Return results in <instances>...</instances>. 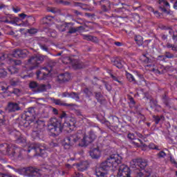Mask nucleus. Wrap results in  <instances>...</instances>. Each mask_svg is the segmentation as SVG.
I'll return each mask as SVG.
<instances>
[{
  "mask_svg": "<svg viewBox=\"0 0 177 177\" xmlns=\"http://www.w3.org/2000/svg\"><path fill=\"white\" fill-rule=\"evenodd\" d=\"M83 136L84 135L82 134L75 133L66 137L62 144L65 150H69L75 143H78V146L81 147L88 146V145H91V143L95 141L97 138L96 134L93 131H89L88 135Z\"/></svg>",
  "mask_w": 177,
  "mask_h": 177,
  "instance_id": "nucleus-1",
  "label": "nucleus"
},
{
  "mask_svg": "<svg viewBox=\"0 0 177 177\" xmlns=\"http://www.w3.org/2000/svg\"><path fill=\"white\" fill-rule=\"evenodd\" d=\"M121 164V160L115 155H111L102 162L99 167H95V175L97 177H107V171L111 168H116Z\"/></svg>",
  "mask_w": 177,
  "mask_h": 177,
  "instance_id": "nucleus-2",
  "label": "nucleus"
},
{
  "mask_svg": "<svg viewBox=\"0 0 177 177\" xmlns=\"http://www.w3.org/2000/svg\"><path fill=\"white\" fill-rule=\"evenodd\" d=\"M0 151H1L3 154H8V156L14 157V158H21V157H23V155L21 153L23 152V150L21 149V148L17 147L13 144H1Z\"/></svg>",
  "mask_w": 177,
  "mask_h": 177,
  "instance_id": "nucleus-3",
  "label": "nucleus"
},
{
  "mask_svg": "<svg viewBox=\"0 0 177 177\" xmlns=\"http://www.w3.org/2000/svg\"><path fill=\"white\" fill-rule=\"evenodd\" d=\"M66 127H71V124L68 122L64 123V126H62V122L56 118H53L50 120L48 124V129L51 132H55L57 135L63 132V128Z\"/></svg>",
  "mask_w": 177,
  "mask_h": 177,
  "instance_id": "nucleus-4",
  "label": "nucleus"
},
{
  "mask_svg": "<svg viewBox=\"0 0 177 177\" xmlns=\"http://www.w3.org/2000/svg\"><path fill=\"white\" fill-rule=\"evenodd\" d=\"M18 172L21 175L28 177H40L41 176V169L34 167H28L19 169Z\"/></svg>",
  "mask_w": 177,
  "mask_h": 177,
  "instance_id": "nucleus-5",
  "label": "nucleus"
},
{
  "mask_svg": "<svg viewBox=\"0 0 177 177\" xmlns=\"http://www.w3.org/2000/svg\"><path fill=\"white\" fill-rule=\"evenodd\" d=\"M31 150H34L35 153L41 156V157L48 156V153H46V145L45 144H32L29 147L28 153H30Z\"/></svg>",
  "mask_w": 177,
  "mask_h": 177,
  "instance_id": "nucleus-6",
  "label": "nucleus"
},
{
  "mask_svg": "<svg viewBox=\"0 0 177 177\" xmlns=\"http://www.w3.org/2000/svg\"><path fill=\"white\" fill-rule=\"evenodd\" d=\"M131 174V169L128 166L122 165L119 167L118 177H132Z\"/></svg>",
  "mask_w": 177,
  "mask_h": 177,
  "instance_id": "nucleus-7",
  "label": "nucleus"
},
{
  "mask_svg": "<svg viewBox=\"0 0 177 177\" xmlns=\"http://www.w3.org/2000/svg\"><path fill=\"white\" fill-rule=\"evenodd\" d=\"M25 120L28 122V124H31L34 122L35 120V108H29L24 113Z\"/></svg>",
  "mask_w": 177,
  "mask_h": 177,
  "instance_id": "nucleus-8",
  "label": "nucleus"
},
{
  "mask_svg": "<svg viewBox=\"0 0 177 177\" xmlns=\"http://www.w3.org/2000/svg\"><path fill=\"white\" fill-rule=\"evenodd\" d=\"M50 71H52V69H49L46 67L41 68L40 71H37L36 72L37 79V80H45L50 74Z\"/></svg>",
  "mask_w": 177,
  "mask_h": 177,
  "instance_id": "nucleus-9",
  "label": "nucleus"
},
{
  "mask_svg": "<svg viewBox=\"0 0 177 177\" xmlns=\"http://www.w3.org/2000/svg\"><path fill=\"white\" fill-rule=\"evenodd\" d=\"M20 110H21V108L17 102H10L8 103L6 107V111L8 113H16V111H20Z\"/></svg>",
  "mask_w": 177,
  "mask_h": 177,
  "instance_id": "nucleus-10",
  "label": "nucleus"
},
{
  "mask_svg": "<svg viewBox=\"0 0 177 177\" xmlns=\"http://www.w3.org/2000/svg\"><path fill=\"white\" fill-rule=\"evenodd\" d=\"M12 56L13 57H21L24 59V57H27L28 56V50L27 49H15L12 51Z\"/></svg>",
  "mask_w": 177,
  "mask_h": 177,
  "instance_id": "nucleus-11",
  "label": "nucleus"
},
{
  "mask_svg": "<svg viewBox=\"0 0 177 177\" xmlns=\"http://www.w3.org/2000/svg\"><path fill=\"white\" fill-rule=\"evenodd\" d=\"M127 138L128 139H130V140H136V141H132V144L134 145V146H136V147H140V145H142V146H145V145H143V141H142V140L138 138H136L135 134H133V133H129L127 135ZM140 143V145L139 144V142Z\"/></svg>",
  "mask_w": 177,
  "mask_h": 177,
  "instance_id": "nucleus-12",
  "label": "nucleus"
},
{
  "mask_svg": "<svg viewBox=\"0 0 177 177\" xmlns=\"http://www.w3.org/2000/svg\"><path fill=\"white\" fill-rule=\"evenodd\" d=\"M132 161L134 165H137L141 169H145V167L147 165V160L146 159L135 158Z\"/></svg>",
  "mask_w": 177,
  "mask_h": 177,
  "instance_id": "nucleus-13",
  "label": "nucleus"
},
{
  "mask_svg": "<svg viewBox=\"0 0 177 177\" xmlns=\"http://www.w3.org/2000/svg\"><path fill=\"white\" fill-rule=\"evenodd\" d=\"M71 66L75 70L85 68V64L79 59H71Z\"/></svg>",
  "mask_w": 177,
  "mask_h": 177,
  "instance_id": "nucleus-14",
  "label": "nucleus"
},
{
  "mask_svg": "<svg viewBox=\"0 0 177 177\" xmlns=\"http://www.w3.org/2000/svg\"><path fill=\"white\" fill-rule=\"evenodd\" d=\"M71 78V76L70 75V73H65L58 75L57 80L59 84H63V82H67L68 81H70Z\"/></svg>",
  "mask_w": 177,
  "mask_h": 177,
  "instance_id": "nucleus-15",
  "label": "nucleus"
},
{
  "mask_svg": "<svg viewBox=\"0 0 177 177\" xmlns=\"http://www.w3.org/2000/svg\"><path fill=\"white\" fill-rule=\"evenodd\" d=\"M76 167L78 171H80V172H84V171H86V169H88L89 163L88 161L81 162L80 163H77Z\"/></svg>",
  "mask_w": 177,
  "mask_h": 177,
  "instance_id": "nucleus-16",
  "label": "nucleus"
},
{
  "mask_svg": "<svg viewBox=\"0 0 177 177\" xmlns=\"http://www.w3.org/2000/svg\"><path fill=\"white\" fill-rule=\"evenodd\" d=\"M52 86L50 84H38L36 90V93H41L42 92H46L47 89H50Z\"/></svg>",
  "mask_w": 177,
  "mask_h": 177,
  "instance_id": "nucleus-17",
  "label": "nucleus"
},
{
  "mask_svg": "<svg viewBox=\"0 0 177 177\" xmlns=\"http://www.w3.org/2000/svg\"><path fill=\"white\" fill-rule=\"evenodd\" d=\"M113 66H115L118 68H122L124 67V64H125V62L122 61V59L121 57H116L113 61Z\"/></svg>",
  "mask_w": 177,
  "mask_h": 177,
  "instance_id": "nucleus-18",
  "label": "nucleus"
},
{
  "mask_svg": "<svg viewBox=\"0 0 177 177\" xmlns=\"http://www.w3.org/2000/svg\"><path fill=\"white\" fill-rule=\"evenodd\" d=\"M28 64H32V66L30 67L31 70H34L36 67H38L39 62L37 61V57L32 56L30 59H28Z\"/></svg>",
  "mask_w": 177,
  "mask_h": 177,
  "instance_id": "nucleus-19",
  "label": "nucleus"
},
{
  "mask_svg": "<svg viewBox=\"0 0 177 177\" xmlns=\"http://www.w3.org/2000/svg\"><path fill=\"white\" fill-rule=\"evenodd\" d=\"M159 3H163L162 6H160L159 9L163 12V13H167V15H169V12L168 11V10H167V8H165V6H168L169 7V3H168L167 1V0H159Z\"/></svg>",
  "mask_w": 177,
  "mask_h": 177,
  "instance_id": "nucleus-20",
  "label": "nucleus"
},
{
  "mask_svg": "<svg viewBox=\"0 0 177 177\" xmlns=\"http://www.w3.org/2000/svg\"><path fill=\"white\" fill-rule=\"evenodd\" d=\"M90 156L94 159H97L100 158V150L99 148L93 149L90 151Z\"/></svg>",
  "mask_w": 177,
  "mask_h": 177,
  "instance_id": "nucleus-21",
  "label": "nucleus"
},
{
  "mask_svg": "<svg viewBox=\"0 0 177 177\" xmlns=\"http://www.w3.org/2000/svg\"><path fill=\"white\" fill-rule=\"evenodd\" d=\"M141 59L142 60V62H144V63L149 64L153 62V57H151V55H150L149 53H147L145 54H142Z\"/></svg>",
  "mask_w": 177,
  "mask_h": 177,
  "instance_id": "nucleus-22",
  "label": "nucleus"
},
{
  "mask_svg": "<svg viewBox=\"0 0 177 177\" xmlns=\"http://www.w3.org/2000/svg\"><path fill=\"white\" fill-rule=\"evenodd\" d=\"M14 136L15 138V142L17 143H23L26 141V140H24V138L21 136V134L19 131L14 133Z\"/></svg>",
  "mask_w": 177,
  "mask_h": 177,
  "instance_id": "nucleus-23",
  "label": "nucleus"
},
{
  "mask_svg": "<svg viewBox=\"0 0 177 177\" xmlns=\"http://www.w3.org/2000/svg\"><path fill=\"white\" fill-rule=\"evenodd\" d=\"M162 100L167 109H171V104L169 103V102H171V98L168 97L166 94H163L162 95Z\"/></svg>",
  "mask_w": 177,
  "mask_h": 177,
  "instance_id": "nucleus-24",
  "label": "nucleus"
},
{
  "mask_svg": "<svg viewBox=\"0 0 177 177\" xmlns=\"http://www.w3.org/2000/svg\"><path fill=\"white\" fill-rule=\"evenodd\" d=\"M35 128L37 129L42 131L44 128H45V121L43 120H37L34 123Z\"/></svg>",
  "mask_w": 177,
  "mask_h": 177,
  "instance_id": "nucleus-25",
  "label": "nucleus"
},
{
  "mask_svg": "<svg viewBox=\"0 0 177 177\" xmlns=\"http://www.w3.org/2000/svg\"><path fill=\"white\" fill-rule=\"evenodd\" d=\"M70 26H73V23H65L59 26V30L61 31V32H64Z\"/></svg>",
  "mask_w": 177,
  "mask_h": 177,
  "instance_id": "nucleus-26",
  "label": "nucleus"
},
{
  "mask_svg": "<svg viewBox=\"0 0 177 177\" xmlns=\"http://www.w3.org/2000/svg\"><path fill=\"white\" fill-rule=\"evenodd\" d=\"M53 19L54 17L52 16H46L41 20V24H49V23H50Z\"/></svg>",
  "mask_w": 177,
  "mask_h": 177,
  "instance_id": "nucleus-27",
  "label": "nucleus"
},
{
  "mask_svg": "<svg viewBox=\"0 0 177 177\" xmlns=\"http://www.w3.org/2000/svg\"><path fill=\"white\" fill-rule=\"evenodd\" d=\"M73 24L72 25H70L69 27L68 28L69 31H68V34H75V32H77V31H79V30H81V28H82V26H79L77 28H74L73 27Z\"/></svg>",
  "mask_w": 177,
  "mask_h": 177,
  "instance_id": "nucleus-28",
  "label": "nucleus"
},
{
  "mask_svg": "<svg viewBox=\"0 0 177 177\" xmlns=\"http://www.w3.org/2000/svg\"><path fill=\"white\" fill-rule=\"evenodd\" d=\"M153 118L155 124H156V125L160 124V121H161V120L162 121H164V120H165V118L162 115H161L160 116L153 115Z\"/></svg>",
  "mask_w": 177,
  "mask_h": 177,
  "instance_id": "nucleus-29",
  "label": "nucleus"
},
{
  "mask_svg": "<svg viewBox=\"0 0 177 177\" xmlns=\"http://www.w3.org/2000/svg\"><path fill=\"white\" fill-rule=\"evenodd\" d=\"M42 135H44V132H42V130L37 129L36 131H33L32 133V136H33V138H41Z\"/></svg>",
  "mask_w": 177,
  "mask_h": 177,
  "instance_id": "nucleus-30",
  "label": "nucleus"
},
{
  "mask_svg": "<svg viewBox=\"0 0 177 177\" xmlns=\"http://www.w3.org/2000/svg\"><path fill=\"white\" fill-rule=\"evenodd\" d=\"M29 88L33 91V92H37L38 88V83L37 82H30L29 84Z\"/></svg>",
  "mask_w": 177,
  "mask_h": 177,
  "instance_id": "nucleus-31",
  "label": "nucleus"
},
{
  "mask_svg": "<svg viewBox=\"0 0 177 177\" xmlns=\"http://www.w3.org/2000/svg\"><path fill=\"white\" fill-rule=\"evenodd\" d=\"M127 78L129 82H133V84H136V80H135V77L129 73H127L126 74Z\"/></svg>",
  "mask_w": 177,
  "mask_h": 177,
  "instance_id": "nucleus-32",
  "label": "nucleus"
},
{
  "mask_svg": "<svg viewBox=\"0 0 177 177\" xmlns=\"http://www.w3.org/2000/svg\"><path fill=\"white\" fill-rule=\"evenodd\" d=\"M95 97L97 100V102L102 103V99H103V95L101 92H94Z\"/></svg>",
  "mask_w": 177,
  "mask_h": 177,
  "instance_id": "nucleus-33",
  "label": "nucleus"
},
{
  "mask_svg": "<svg viewBox=\"0 0 177 177\" xmlns=\"http://www.w3.org/2000/svg\"><path fill=\"white\" fill-rule=\"evenodd\" d=\"M69 97H71L72 99H74L77 102L80 100V93H75V92H71L70 93Z\"/></svg>",
  "mask_w": 177,
  "mask_h": 177,
  "instance_id": "nucleus-34",
  "label": "nucleus"
},
{
  "mask_svg": "<svg viewBox=\"0 0 177 177\" xmlns=\"http://www.w3.org/2000/svg\"><path fill=\"white\" fill-rule=\"evenodd\" d=\"M54 103L57 106H67L68 107H71L73 106V104H63L60 100H55Z\"/></svg>",
  "mask_w": 177,
  "mask_h": 177,
  "instance_id": "nucleus-35",
  "label": "nucleus"
},
{
  "mask_svg": "<svg viewBox=\"0 0 177 177\" xmlns=\"http://www.w3.org/2000/svg\"><path fill=\"white\" fill-rule=\"evenodd\" d=\"M135 41L139 46H140L143 44V37H142V36H140V35L136 36Z\"/></svg>",
  "mask_w": 177,
  "mask_h": 177,
  "instance_id": "nucleus-36",
  "label": "nucleus"
},
{
  "mask_svg": "<svg viewBox=\"0 0 177 177\" xmlns=\"http://www.w3.org/2000/svg\"><path fill=\"white\" fill-rule=\"evenodd\" d=\"M5 112L0 110V125H3V124H5Z\"/></svg>",
  "mask_w": 177,
  "mask_h": 177,
  "instance_id": "nucleus-37",
  "label": "nucleus"
},
{
  "mask_svg": "<svg viewBox=\"0 0 177 177\" xmlns=\"http://www.w3.org/2000/svg\"><path fill=\"white\" fill-rule=\"evenodd\" d=\"M75 6H77L78 8H81L84 10H88V8H86V4L80 3V2H75L74 3Z\"/></svg>",
  "mask_w": 177,
  "mask_h": 177,
  "instance_id": "nucleus-38",
  "label": "nucleus"
},
{
  "mask_svg": "<svg viewBox=\"0 0 177 177\" xmlns=\"http://www.w3.org/2000/svg\"><path fill=\"white\" fill-rule=\"evenodd\" d=\"M111 8L110 6V1H106V4L102 6V9L104 12H109V10Z\"/></svg>",
  "mask_w": 177,
  "mask_h": 177,
  "instance_id": "nucleus-39",
  "label": "nucleus"
},
{
  "mask_svg": "<svg viewBox=\"0 0 177 177\" xmlns=\"http://www.w3.org/2000/svg\"><path fill=\"white\" fill-rule=\"evenodd\" d=\"M8 71L10 74H17V73H19V69L15 66H10L8 68Z\"/></svg>",
  "mask_w": 177,
  "mask_h": 177,
  "instance_id": "nucleus-40",
  "label": "nucleus"
},
{
  "mask_svg": "<svg viewBox=\"0 0 177 177\" xmlns=\"http://www.w3.org/2000/svg\"><path fill=\"white\" fill-rule=\"evenodd\" d=\"M35 57L37 63H41V62H44L45 60V57H46V56L44 55H35Z\"/></svg>",
  "mask_w": 177,
  "mask_h": 177,
  "instance_id": "nucleus-41",
  "label": "nucleus"
},
{
  "mask_svg": "<svg viewBox=\"0 0 177 177\" xmlns=\"http://www.w3.org/2000/svg\"><path fill=\"white\" fill-rule=\"evenodd\" d=\"M10 84L11 86H17V85H19V80L12 79L10 80Z\"/></svg>",
  "mask_w": 177,
  "mask_h": 177,
  "instance_id": "nucleus-42",
  "label": "nucleus"
},
{
  "mask_svg": "<svg viewBox=\"0 0 177 177\" xmlns=\"http://www.w3.org/2000/svg\"><path fill=\"white\" fill-rule=\"evenodd\" d=\"M165 56L167 59H174L175 57V55L168 51H166L165 53Z\"/></svg>",
  "mask_w": 177,
  "mask_h": 177,
  "instance_id": "nucleus-43",
  "label": "nucleus"
},
{
  "mask_svg": "<svg viewBox=\"0 0 177 177\" xmlns=\"http://www.w3.org/2000/svg\"><path fill=\"white\" fill-rule=\"evenodd\" d=\"M84 93L86 95V96H88V97H91V96L93 95L92 91H91V90H89L88 88L84 89Z\"/></svg>",
  "mask_w": 177,
  "mask_h": 177,
  "instance_id": "nucleus-44",
  "label": "nucleus"
},
{
  "mask_svg": "<svg viewBox=\"0 0 177 177\" xmlns=\"http://www.w3.org/2000/svg\"><path fill=\"white\" fill-rule=\"evenodd\" d=\"M8 75V72L4 68H0V77H3Z\"/></svg>",
  "mask_w": 177,
  "mask_h": 177,
  "instance_id": "nucleus-45",
  "label": "nucleus"
},
{
  "mask_svg": "<svg viewBox=\"0 0 177 177\" xmlns=\"http://www.w3.org/2000/svg\"><path fill=\"white\" fill-rule=\"evenodd\" d=\"M149 149L151 150H158V147L155 145L154 143H150L148 146Z\"/></svg>",
  "mask_w": 177,
  "mask_h": 177,
  "instance_id": "nucleus-46",
  "label": "nucleus"
},
{
  "mask_svg": "<svg viewBox=\"0 0 177 177\" xmlns=\"http://www.w3.org/2000/svg\"><path fill=\"white\" fill-rule=\"evenodd\" d=\"M167 153L165 152L161 151L158 153V158H164V157H166Z\"/></svg>",
  "mask_w": 177,
  "mask_h": 177,
  "instance_id": "nucleus-47",
  "label": "nucleus"
},
{
  "mask_svg": "<svg viewBox=\"0 0 177 177\" xmlns=\"http://www.w3.org/2000/svg\"><path fill=\"white\" fill-rule=\"evenodd\" d=\"M39 46L42 50H45V52H49V48H48V46L45 44H39Z\"/></svg>",
  "mask_w": 177,
  "mask_h": 177,
  "instance_id": "nucleus-48",
  "label": "nucleus"
},
{
  "mask_svg": "<svg viewBox=\"0 0 177 177\" xmlns=\"http://www.w3.org/2000/svg\"><path fill=\"white\" fill-rule=\"evenodd\" d=\"M0 21H1L2 23H12V21H10L9 20H8V19H6V17H0Z\"/></svg>",
  "mask_w": 177,
  "mask_h": 177,
  "instance_id": "nucleus-49",
  "label": "nucleus"
},
{
  "mask_svg": "<svg viewBox=\"0 0 177 177\" xmlns=\"http://www.w3.org/2000/svg\"><path fill=\"white\" fill-rule=\"evenodd\" d=\"M165 30H169V34L170 35H174L175 34V32H174V30L172 29V27H171V26L165 28Z\"/></svg>",
  "mask_w": 177,
  "mask_h": 177,
  "instance_id": "nucleus-50",
  "label": "nucleus"
},
{
  "mask_svg": "<svg viewBox=\"0 0 177 177\" xmlns=\"http://www.w3.org/2000/svg\"><path fill=\"white\" fill-rule=\"evenodd\" d=\"M83 37L86 41H91L92 39V35H83Z\"/></svg>",
  "mask_w": 177,
  "mask_h": 177,
  "instance_id": "nucleus-51",
  "label": "nucleus"
},
{
  "mask_svg": "<svg viewBox=\"0 0 177 177\" xmlns=\"http://www.w3.org/2000/svg\"><path fill=\"white\" fill-rule=\"evenodd\" d=\"M111 78L113 80V81H116L117 82H118L119 84H122L121 81H120L118 80V77H115L114 75L111 74Z\"/></svg>",
  "mask_w": 177,
  "mask_h": 177,
  "instance_id": "nucleus-52",
  "label": "nucleus"
},
{
  "mask_svg": "<svg viewBox=\"0 0 177 177\" xmlns=\"http://www.w3.org/2000/svg\"><path fill=\"white\" fill-rule=\"evenodd\" d=\"M10 93H14L15 95H19L20 93V89L14 88L13 91L10 92Z\"/></svg>",
  "mask_w": 177,
  "mask_h": 177,
  "instance_id": "nucleus-53",
  "label": "nucleus"
},
{
  "mask_svg": "<svg viewBox=\"0 0 177 177\" xmlns=\"http://www.w3.org/2000/svg\"><path fill=\"white\" fill-rule=\"evenodd\" d=\"M12 62L15 66H20V64H21V61L19 59H13Z\"/></svg>",
  "mask_w": 177,
  "mask_h": 177,
  "instance_id": "nucleus-54",
  "label": "nucleus"
},
{
  "mask_svg": "<svg viewBox=\"0 0 177 177\" xmlns=\"http://www.w3.org/2000/svg\"><path fill=\"white\" fill-rule=\"evenodd\" d=\"M129 100L130 101V102L131 103V104H136V102H135V100L132 97V96L129 95Z\"/></svg>",
  "mask_w": 177,
  "mask_h": 177,
  "instance_id": "nucleus-55",
  "label": "nucleus"
},
{
  "mask_svg": "<svg viewBox=\"0 0 177 177\" xmlns=\"http://www.w3.org/2000/svg\"><path fill=\"white\" fill-rule=\"evenodd\" d=\"M49 12H51V13H57V12H59V9L53 8L49 10Z\"/></svg>",
  "mask_w": 177,
  "mask_h": 177,
  "instance_id": "nucleus-56",
  "label": "nucleus"
},
{
  "mask_svg": "<svg viewBox=\"0 0 177 177\" xmlns=\"http://www.w3.org/2000/svg\"><path fill=\"white\" fill-rule=\"evenodd\" d=\"M91 42H95V44L97 43L99 41V40L97 39V37H94V36H91Z\"/></svg>",
  "mask_w": 177,
  "mask_h": 177,
  "instance_id": "nucleus-57",
  "label": "nucleus"
},
{
  "mask_svg": "<svg viewBox=\"0 0 177 177\" xmlns=\"http://www.w3.org/2000/svg\"><path fill=\"white\" fill-rule=\"evenodd\" d=\"M151 103L153 104V106L156 107L157 105H158V102L156 100H151Z\"/></svg>",
  "mask_w": 177,
  "mask_h": 177,
  "instance_id": "nucleus-58",
  "label": "nucleus"
},
{
  "mask_svg": "<svg viewBox=\"0 0 177 177\" xmlns=\"http://www.w3.org/2000/svg\"><path fill=\"white\" fill-rule=\"evenodd\" d=\"M62 97H70V93L68 92H64L62 94Z\"/></svg>",
  "mask_w": 177,
  "mask_h": 177,
  "instance_id": "nucleus-59",
  "label": "nucleus"
},
{
  "mask_svg": "<svg viewBox=\"0 0 177 177\" xmlns=\"http://www.w3.org/2000/svg\"><path fill=\"white\" fill-rule=\"evenodd\" d=\"M59 118H67V113H66V112H62L59 115Z\"/></svg>",
  "mask_w": 177,
  "mask_h": 177,
  "instance_id": "nucleus-60",
  "label": "nucleus"
},
{
  "mask_svg": "<svg viewBox=\"0 0 177 177\" xmlns=\"http://www.w3.org/2000/svg\"><path fill=\"white\" fill-rule=\"evenodd\" d=\"M58 144L54 142H50V147H57Z\"/></svg>",
  "mask_w": 177,
  "mask_h": 177,
  "instance_id": "nucleus-61",
  "label": "nucleus"
},
{
  "mask_svg": "<svg viewBox=\"0 0 177 177\" xmlns=\"http://www.w3.org/2000/svg\"><path fill=\"white\" fill-rule=\"evenodd\" d=\"M84 15L87 17H95V14H93V13L91 14V13H89V12H86Z\"/></svg>",
  "mask_w": 177,
  "mask_h": 177,
  "instance_id": "nucleus-62",
  "label": "nucleus"
},
{
  "mask_svg": "<svg viewBox=\"0 0 177 177\" xmlns=\"http://www.w3.org/2000/svg\"><path fill=\"white\" fill-rule=\"evenodd\" d=\"M29 34H35L37 32V29H30L28 30Z\"/></svg>",
  "mask_w": 177,
  "mask_h": 177,
  "instance_id": "nucleus-63",
  "label": "nucleus"
},
{
  "mask_svg": "<svg viewBox=\"0 0 177 177\" xmlns=\"http://www.w3.org/2000/svg\"><path fill=\"white\" fill-rule=\"evenodd\" d=\"M155 111H158V112H160V111H161V106H160V105H156V106H155Z\"/></svg>",
  "mask_w": 177,
  "mask_h": 177,
  "instance_id": "nucleus-64",
  "label": "nucleus"
}]
</instances>
